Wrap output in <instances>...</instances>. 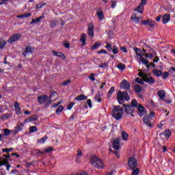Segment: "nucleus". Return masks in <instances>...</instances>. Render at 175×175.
Returning a JSON list of instances; mask_svg holds the SVG:
<instances>
[{
  "instance_id": "69168bd1",
  "label": "nucleus",
  "mask_w": 175,
  "mask_h": 175,
  "mask_svg": "<svg viewBox=\"0 0 175 175\" xmlns=\"http://www.w3.org/2000/svg\"><path fill=\"white\" fill-rule=\"evenodd\" d=\"M167 77H169V73L167 72H165L163 74V79L165 80V79H167Z\"/></svg>"
},
{
  "instance_id": "49530a36",
  "label": "nucleus",
  "mask_w": 175,
  "mask_h": 175,
  "mask_svg": "<svg viewBox=\"0 0 175 175\" xmlns=\"http://www.w3.org/2000/svg\"><path fill=\"white\" fill-rule=\"evenodd\" d=\"M70 83H72V80L67 79L66 81H65L64 82H63L62 83V85H63V87H66V85H69V84H70Z\"/></svg>"
},
{
  "instance_id": "ea45409f",
  "label": "nucleus",
  "mask_w": 175,
  "mask_h": 175,
  "mask_svg": "<svg viewBox=\"0 0 175 175\" xmlns=\"http://www.w3.org/2000/svg\"><path fill=\"white\" fill-rule=\"evenodd\" d=\"M9 162L8 159H4L3 161H0V167H2V166H6L7 163Z\"/></svg>"
},
{
  "instance_id": "a211bd4d",
  "label": "nucleus",
  "mask_w": 175,
  "mask_h": 175,
  "mask_svg": "<svg viewBox=\"0 0 175 175\" xmlns=\"http://www.w3.org/2000/svg\"><path fill=\"white\" fill-rule=\"evenodd\" d=\"M14 108H15V111L18 116L19 114H21V108H20V104L18 102H15L14 103Z\"/></svg>"
},
{
  "instance_id": "052dcab7",
  "label": "nucleus",
  "mask_w": 175,
  "mask_h": 175,
  "mask_svg": "<svg viewBox=\"0 0 175 175\" xmlns=\"http://www.w3.org/2000/svg\"><path fill=\"white\" fill-rule=\"evenodd\" d=\"M97 54H107V51L105 49H100V51H97Z\"/></svg>"
},
{
  "instance_id": "2f4dec72",
  "label": "nucleus",
  "mask_w": 175,
  "mask_h": 175,
  "mask_svg": "<svg viewBox=\"0 0 175 175\" xmlns=\"http://www.w3.org/2000/svg\"><path fill=\"white\" fill-rule=\"evenodd\" d=\"M153 75L157 77H161V76H162V72L160 70L156 69L153 70Z\"/></svg>"
},
{
  "instance_id": "a18cd8bd",
  "label": "nucleus",
  "mask_w": 175,
  "mask_h": 175,
  "mask_svg": "<svg viewBox=\"0 0 175 175\" xmlns=\"http://www.w3.org/2000/svg\"><path fill=\"white\" fill-rule=\"evenodd\" d=\"M112 53L113 54H114L115 55L116 54H118V46H117L116 45H114L112 48Z\"/></svg>"
},
{
  "instance_id": "4468645a",
  "label": "nucleus",
  "mask_w": 175,
  "mask_h": 175,
  "mask_svg": "<svg viewBox=\"0 0 175 175\" xmlns=\"http://www.w3.org/2000/svg\"><path fill=\"white\" fill-rule=\"evenodd\" d=\"M143 122H144V124L148 125L150 128H152V124L150 122V116L146 115L143 118Z\"/></svg>"
},
{
  "instance_id": "412c9836",
  "label": "nucleus",
  "mask_w": 175,
  "mask_h": 175,
  "mask_svg": "<svg viewBox=\"0 0 175 175\" xmlns=\"http://www.w3.org/2000/svg\"><path fill=\"white\" fill-rule=\"evenodd\" d=\"M115 91H116V87L111 86L109 90L108 91V94H107L108 99H110L111 98V96L113 95V93L115 92Z\"/></svg>"
},
{
  "instance_id": "2eb2a0df",
  "label": "nucleus",
  "mask_w": 175,
  "mask_h": 175,
  "mask_svg": "<svg viewBox=\"0 0 175 175\" xmlns=\"http://www.w3.org/2000/svg\"><path fill=\"white\" fill-rule=\"evenodd\" d=\"M96 14L98 17V20H100V21H103V19L105 18V15L103 14V11H102L100 8L98 9Z\"/></svg>"
},
{
  "instance_id": "393cba45",
  "label": "nucleus",
  "mask_w": 175,
  "mask_h": 175,
  "mask_svg": "<svg viewBox=\"0 0 175 175\" xmlns=\"http://www.w3.org/2000/svg\"><path fill=\"white\" fill-rule=\"evenodd\" d=\"M23 128H24V123H18L15 129V133H18L20 131H23Z\"/></svg>"
},
{
  "instance_id": "aec40b11",
  "label": "nucleus",
  "mask_w": 175,
  "mask_h": 175,
  "mask_svg": "<svg viewBox=\"0 0 175 175\" xmlns=\"http://www.w3.org/2000/svg\"><path fill=\"white\" fill-rule=\"evenodd\" d=\"M44 18V14H42L40 16L36 19H32L31 21L30 22V24H35L36 23H40V20H43Z\"/></svg>"
},
{
  "instance_id": "f3484780",
  "label": "nucleus",
  "mask_w": 175,
  "mask_h": 175,
  "mask_svg": "<svg viewBox=\"0 0 175 175\" xmlns=\"http://www.w3.org/2000/svg\"><path fill=\"white\" fill-rule=\"evenodd\" d=\"M169 21H170V14H164L162 18L163 24H167Z\"/></svg>"
},
{
  "instance_id": "423d86ee",
  "label": "nucleus",
  "mask_w": 175,
  "mask_h": 175,
  "mask_svg": "<svg viewBox=\"0 0 175 175\" xmlns=\"http://www.w3.org/2000/svg\"><path fill=\"white\" fill-rule=\"evenodd\" d=\"M20 39H21V34H20L18 33H15L9 38L8 42V43H14V42H17V40H20Z\"/></svg>"
},
{
  "instance_id": "f704fd0d",
  "label": "nucleus",
  "mask_w": 175,
  "mask_h": 175,
  "mask_svg": "<svg viewBox=\"0 0 175 175\" xmlns=\"http://www.w3.org/2000/svg\"><path fill=\"white\" fill-rule=\"evenodd\" d=\"M63 111H64V107L62 105H59L56 109V113L57 114V116H59Z\"/></svg>"
},
{
  "instance_id": "a878e982",
  "label": "nucleus",
  "mask_w": 175,
  "mask_h": 175,
  "mask_svg": "<svg viewBox=\"0 0 175 175\" xmlns=\"http://www.w3.org/2000/svg\"><path fill=\"white\" fill-rule=\"evenodd\" d=\"M86 99L87 96L83 94L75 98V100H86Z\"/></svg>"
},
{
  "instance_id": "b1692460",
  "label": "nucleus",
  "mask_w": 175,
  "mask_h": 175,
  "mask_svg": "<svg viewBox=\"0 0 175 175\" xmlns=\"http://www.w3.org/2000/svg\"><path fill=\"white\" fill-rule=\"evenodd\" d=\"M87 36L85 33H82L81 36V38L79 39V41L82 42V46H84L85 44V42H87Z\"/></svg>"
},
{
  "instance_id": "f257e3e1",
  "label": "nucleus",
  "mask_w": 175,
  "mask_h": 175,
  "mask_svg": "<svg viewBox=\"0 0 175 175\" xmlns=\"http://www.w3.org/2000/svg\"><path fill=\"white\" fill-rule=\"evenodd\" d=\"M123 107L120 105H114L113 109H112L111 116L116 120V121L122 118V116H124V109L126 114H133V113H135V108H133L131 106V104H124Z\"/></svg>"
},
{
  "instance_id": "09e8293b",
  "label": "nucleus",
  "mask_w": 175,
  "mask_h": 175,
  "mask_svg": "<svg viewBox=\"0 0 175 175\" xmlns=\"http://www.w3.org/2000/svg\"><path fill=\"white\" fill-rule=\"evenodd\" d=\"M105 49H107L108 50V51L111 52L113 50V46H111V44H109L107 42Z\"/></svg>"
},
{
  "instance_id": "cd10ccee",
  "label": "nucleus",
  "mask_w": 175,
  "mask_h": 175,
  "mask_svg": "<svg viewBox=\"0 0 175 175\" xmlns=\"http://www.w3.org/2000/svg\"><path fill=\"white\" fill-rule=\"evenodd\" d=\"M134 92H135L136 94H139V92H142V86H140V85H135Z\"/></svg>"
},
{
  "instance_id": "20e7f679",
  "label": "nucleus",
  "mask_w": 175,
  "mask_h": 175,
  "mask_svg": "<svg viewBox=\"0 0 175 175\" xmlns=\"http://www.w3.org/2000/svg\"><path fill=\"white\" fill-rule=\"evenodd\" d=\"M120 90H126L129 94H132V90H131V84L126 79H124L120 84Z\"/></svg>"
},
{
  "instance_id": "4c0bfd02",
  "label": "nucleus",
  "mask_w": 175,
  "mask_h": 175,
  "mask_svg": "<svg viewBox=\"0 0 175 175\" xmlns=\"http://www.w3.org/2000/svg\"><path fill=\"white\" fill-rule=\"evenodd\" d=\"M57 27V19H53L50 22V27L51 28H55Z\"/></svg>"
},
{
  "instance_id": "72a5a7b5",
  "label": "nucleus",
  "mask_w": 175,
  "mask_h": 175,
  "mask_svg": "<svg viewBox=\"0 0 175 175\" xmlns=\"http://www.w3.org/2000/svg\"><path fill=\"white\" fill-rule=\"evenodd\" d=\"M158 96L160 98V99H164L165 98V91L164 90H160L157 93Z\"/></svg>"
},
{
  "instance_id": "bf43d9fd",
  "label": "nucleus",
  "mask_w": 175,
  "mask_h": 175,
  "mask_svg": "<svg viewBox=\"0 0 175 175\" xmlns=\"http://www.w3.org/2000/svg\"><path fill=\"white\" fill-rule=\"evenodd\" d=\"M155 24H156L155 21H151V19H149V23L148 25H149V27H155Z\"/></svg>"
},
{
  "instance_id": "1a4fd4ad",
  "label": "nucleus",
  "mask_w": 175,
  "mask_h": 175,
  "mask_svg": "<svg viewBox=\"0 0 175 175\" xmlns=\"http://www.w3.org/2000/svg\"><path fill=\"white\" fill-rule=\"evenodd\" d=\"M49 98V96L46 94L38 96V103H40V105H43V103H45L47 101V99Z\"/></svg>"
},
{
  "instance_id": "3c124183",
  "label": "nucleus",
  "mask_w": 175,
  "mask_h": 175,
  "mask_svg": "<svg viewBox=\"0 0 175 175\" xmlns=\"http://www.w3.org/2000/svg\"><path fill=\"white\" fill-rule=\"evenodd\" d=\"M12 151H13V148H3L2 149V152H7V154H8V152H12Z\"/></svg>"
},
{
  "instance_id": "5701e85b",
  "label": "nucleus",
  "mask_w": 175,
  "mask_h": 175,
  "mask_svg": "<svg viewBox=\"0 0 175 175\" xmlns=\"http://www.w3.org/2000/svg\"><path fill=\"white\" fill-rule=\"evenodd\" d=\"M139 105H141L140 103H137V100L133 99L131 103V106L133 109L137 108L139 107Z\"/></svg>"
},
{
  "instance_id": "f8f14e48",
  "label": "nucleus",
  "mask_w": 175,
  "mask_h": 175,
  "mask_svg": "<svg viewBox=\"0 0 175 175\" xmlns=\"http://www.w3.org/2000/svg\"><path fill=\"white\" fill-rule=\"evenodd\" d=\"M148 75L144 77V81L148 84H154L155 79L152 77H147Z\"/></svg>"
},
{
  "instance_id": "4be33fe9",
  "label": "nucleus",
  "mask_w": 175,
  "mask_h": 175,
  "mask_svg": "<svg viewBox=\"0 0 175 175\" xmlns=\"http://www.w3.org/2000/svg\"><path fill=\"white\" fill-rule=\"evenodd\" d=\"M32 16V13L29 12L27 14H23L21 15L16 16L17 18H28V17H31Z\"/></svg>"
},
{
  "instance_id": "39448f33",
  "label": "nucleus",
  "mask_w": 175,
  "mask_h": 175,
  "mask_svg": "<svg viewBox=\"0 0 175 175\" xmlns=\"http://www.w3.org/2000/svg\"><path fill=\"white\" fill-rule=\"evenodd\" d=\"M129 167L133 170L134 169H136L137 167V160L133 157H131L129 159V161L127 163Z\"/></svg>"
},
{
  "instance_id": "6e6d98bb",
  "label": "nucleus",
  "mask_w": 175,
  "mask_h": 175,
  "mask_svg": "<svg viewBox=\"0 0 175 175\" xmlns=\"http://www.w3.org/2000/svg\"><path fill=\"white\" fill-rule=\"evenodd\" d=\"M153 57H154V55H152V53H145L146 58H149L150 59H152Z\"/></svg>"
},
{
  "instance_id": "37998d69",
  "label": "nucleus",
  "mask_w": 175,
  "mask_h": 175,
  "mask_svg": "<svg viewBox=\"0 0 175 175\" xmlns=\"http://www.w3.org/2000/svg\"><path fill=\"white\" fill-rule=\"evenodd\" d=\"M134 51L135 52L136 55L139 58V57L142 55V54H141V53L142 51V49H140L139 48H136V49H134Z\"/></svg>"
},
{
  "instance_id": "7c9ffc66",
  "label": "nucleus",
  "mask_w": 175,
  "mask_h": 175,
  "mask_svg": "<svg viewBox=\"0 0 175 175\" xmlns=\"http://www.w3.org/2000/svg\"><path fill=\"white\" fill-rule=\"evenodd\" d=\"M94 99L96 102H98V103H100L102 102V98H100V92H98L94 96Z\"/></svg>"
},
{
  "instance_id": "a19ab883",
  "label": "nucleus",
  "mask_w": 175,
  "mask_h": 175,
  "mask_svg": "<svg viewBox=\"0 0 175 175\" xmlns=\"http://www.w3.org/2000/svg\"><path fill=\"white\" fill-rule=\"evenodd\" d=\"M122 137L123 140H128V137H129V135L127 134L126 132L122 131Z\"/></svg>"
},
{
  "instance_id": "6ab92c4d",
  "label": "nucleus",
  "mask_w": 175,
  "mask_h": 175,
  "mask_svg": "<svg viewBox=\"0 0 175 175\" xmlns=\"http://www.w3.org/2000/svg\"><path fill=\"white\" fill-rule=\"evenodd\" d=\"M29 53H32V47H31L30 46H27L25 49L22 54L23 55H24V57H27V54H29Z\"/></svg>"
},
{
  "instance_id": "e2e57ef3",
  "label": "nucleus",
  "mask_w": 175,
  "mask_h": 175,
  "mask_svg": "<svg viewBox=\"0 0 175 175\" xmlns=\"http://www.w3.org/2000/svg\"><path fill=\"white\" fill-rule=\"evenodd\" d=\"M86 103L90 109L92 107V100L91 99H88Z\"/></svg>"
},
{
  "instance_id": "6e6552de",
  "label": "nucleus",
  "mask_w": 175,
  "mask_h": 175,
  "mask_svg": "<svg viewBox=\"0 0 175 175\" xmlns=\"http://www.w3.org/2000/svg\"><path fill=\"white\" fill-rule=\"evenodd\" d=\"M159 135L161 139H164V137H165V139H169V137L172 136V132L170 129H166L163 133H161Z\"/></svg>"
},
{
  "instance_id": "ddd939ff",
  "label": "nucleus",
  "mask_w": 175,
  "mask_h": 175,
  "mask_svg": "<svg viewBox=\"0 0 175 175\" xmlns=\"http://www.w3.org/2000/svg\"><path fill=\"white\" fill-rule=\"evenodd\" d=\"M38 115H33V116L27 118V119H25L24 122L25 123L32 122L33 121H38Z\"/></svg>"
},
{
  "instance_id": "603ef678",
  "label": "nucleus",
  "mask_w": 175,
  "mask_h": 175,
  "mask_svg": "<svg viewBox=\"0 0 175 175\" xmlns=\"http://www.w3.org/2000/svg\"><path fill=\"white\" fill-rule=\"evenodd\" d=\"M139 173H140V170H139V168H135L133 170L131 175H137L139 174Z\"/></svg>"
},
{
  "instance_id": "c85d7f7f",
  "label": "nucleus",
  "mask_w": 175,
  "mask_h": 175,
  "mask_svg": "<svg viewBox=\"0 0 175 175\" xmlns=\"http://www.w3.org/2000/svg\"><path fill=\"white\" fill-rule=\"evenodd\" d=\"M141 55L139 57H138V59L140 62H143V61H147L148 59L143 57H146V53H143V51H142L141 52Z\"/></svg>"
},
{
  "instance_id": "4d7b16f0",
  "label": "nucleus",
  "mask_w": 175,
  "mask_h": 175,
  "mask_svg": "<svg viewBox=\"0 0 175 175\" xmlns=\"http://www.w3.org/2000/svg\"><path fill=\"white\" fill-rule=\"evenodd\" d=\"M3 132H4V136H9V135H10L11 131L8 129H5L3 130Z\"/></svg>"
},
{
  "instance_id": "de8ad7c7",
  "label": "nucleus",
  "mask_w": 175,
  "mask_h": 175,
  "mask_svg": "<svg viewBox=\"0 0 175 175\" xmlns=\"http://www.w3.org/2000/svg\"><path fill=\"white\" fill-rule=\"evenodd\" d=\"M101 44L96 42L92 46V50H96V49H99L100 47Z\"/></svg>"
},
{
  "instance_id": "dca6fc26",
  "label": "nucleus",
  "mask_w": 175,
  "mask_h": 175,
  "mask_svg": "<svg viewBox=\"0 0 175 175\" xmlns=\"http://www.w3.org/2000/svg\"><path fill=\"white\" fill-rule=\"evenodd\" d=\"M113 148L118 151V150H120V139H115L112 144Z\"/></svg>"
},
{
  "instance_id": "5fc2aeb1",
  "label": "nucleus",
  "mask_w": 175,
  "mask_h": 175,
  "mask_svg": "<svg viewBox=\"0 0 175 175\" xmlns=\"http://www.w3.org/2000/svg\"><path fill=\"white\" fill-rule=\"evenodd\" d=\"M148 62H150V61L148 59L142 62V64L146 66L147 69H150V64H148Z\"/></svg>"
},
{
  "instance_id": "bb28decb",
  "label": "nucleus",
  "mask_w": 175,
  "mask_h": 175,
  "mask_svg": "<svg viewBox=\"0 0 175 175\" xmlns=\"http://www.w3.org/2000/svg\"><path fill=\"white\" fill-rule=\"evenodd\" d=\"M131 20H133V21H134L135 24H139L140 21V18L136 16L135 14H133V15L131 16Z\"/></svg>"
},
{
  "instance_id": "0e129e2a",
  "label": "nucleus",
  "mask_w": 175,
  "mask_h": 175,
  "mask_svg": "<svg viewBox=\"0 0 175 175\" xmlns=\"http://www.w3.org/2000/svg\"><path fill=\"white\" fill-rule=\"evenodd\" d=\"M107 66H108L107 64L102 63L101 65L98 66V68H101L102 69H106Z\"/></svg>"
},
{
  "instance_id": "c756f323",
  "label": "nucleus",
  "mask_w": 175,
  "mask_h": 175,
  "mask_svg": "<svg viewBox=\"0 0 175 175\" xmlns=\"http://www.w3.org/2000/svg\"><path fill=\"white\" fill-rule=\"evenodd\" d=\"M143 9H144V6L142 5H139L136 8L134 9L135 12H139L140 14L143 13Z\"/></svg>"
},
{
  "instance_id": "9d476101",
  "label": "nucleus",
  "mask_w": 175,
  "mask_h": 175,
  "mask_svg": "<svg viewBox=\"0 0 175 175\" xmlns=\"http://www.w3.org/2000/svg\"><path fill=\"white\" fill-rule=\"evenodd\" d=\"M52 54H53V55L55 57H58V58H62L63 61L66 59V56H65V55L62 52H55V51H52Z\"/></svg>"
},
{
  "instance_id": "0eeeda50",
  "label": "nucleus",
  "mask_w": 175,
  "mask_h": 175,
  "mask_svg": "<svg viewBox=\"0 0 175 175\" xmlns=\"http://www.w3.org/2000/svg\"><path fill=\"white\" fill-rule=\"evenodd\" d=\"M137 114L140 117H143L144 116H146V114H147V110L146 109V108L144 107L143 105H142V104L139 105V107H137Z\"/></svg>"
},
{
  "instance_id": "338daca9",
  "label": "nucleus",
  "mask_w": 175,
  "mask_h": 175,
  "mask_svg": "<svg viewBox=\"0 0 175 175\" xmlns=\"http://www.w3.org/2000/svg\"><path fill=\"white\" fill-rule=\"evenodd\" d=\"M63 46H64L66 49H69V47H70V44L69 42H64L63 43Z\"/></svg>"
},
{
  "instance_id": "79ce46f5",
  "label": "nucleus",
  "mask_w": 175,
  "mask_h": 175,
  "mask_svg": "<svg viewBox=\"0 0 175 175\" xmlns=\"http://www.w3.org/2000/svg\"><path fill=\"white\" fill-rule=\"evenodd\" d=\"M46 140H47V136H44L43 137H42L40 139H38V143H41L42 144H44V143L46 142Z\"/></svg>"
},
{
  "instance_id": "c03bdc74",
  "label": "nucleus",
  "mask_w": 175,
  "mask_h": 175,
  "mask_svg": "<svg viewBox=\"0 0 175 175\" xmlns=\"http://www.w3.org/2000/svg\"><path fill=\"white\" fill-rule=\"evenodd\" d=\"M118 69H120V70H124L125 68H126V66H125V64L120 63L117 66Z\"/></svg>"
},
{
  "instance_id": "8fccbe9b",
  "label": "nucleus",
  "mask_w": 175,
  "mask_h": 175,
  "mask_svg": "<svg viewBox=\"0 0 175 175\" xmlns=\"http://www.w3.org/2000/svg\"><path fill=\"white\" fill-rule=\"evenodd\" d=\"M75 105H76V103H75L74 102H70L69 105L67 106V110H72Z\"/></svg>"
},
{
  "instance_id": "f03ea898",
  "label": "nucleus",
  "mask_w": 175,
  "mask_h": 175,
  "mask_svg": "<svg viewBox=\"0 0 175 175\" xmlns=\"http://www.w3.org/2000/svg\"><path fill=\"white\" fill-rule=\"evenodd\" d=\"M117 100L119 105H124L125 103V100L126 102H129V100H131V96H129L128 92H122L120 90L117 94Z\"/></svg>"
},
{
  "instance_id": "774afa93",
  "label": "nucleus",
  "mask_w": 175,
  "mask_h": 175,
  "mask_svg": "<svg viewBox=\"0 0 175 175\" xmlns=\"http://www.w3.org/2000/svg\"><path fill=\"white\" fill-rule=\"evenodd\" d=\"M150 23V19L142 21L143 25H148Z\"/></svg>"
},
{
  "instance_id": "864d4df0",
  "label": "nucleus",
  "mask_w": 175,
  "mask_h": 175,
  "mask_svg": "<svg viewBox=\"0 0 175 175\" xmlns=\"http://www.w3.org/2000/svg\"><path fill=\"white\" fill-rule=\"evenodd\" d=\"M136 81L138 83V84H144V78L143 79L137 77L136 78Z\"/></svg>"
},
{
  "instance_id": "473e14b6",
  "label": "nucleus",
  "mask_w": 175,
  "mask_h": 175,
  "mask_svg": "<svg viewBox=\"0 0 175 175\" xmlns=\"http://www.w3.org/2000/svg\"><path fill=\"white\" fill-rule=\"evenodd\" d=\"M7 42L5 41L3 39L0 38V49L1 50H3V49H5V46H6Z\"/></svg>"
},
{
  "instance_id": "9b49d317",
  "label": "nucleus",
  "mask_w": 175,
  "mask_h": 175,
  "mask_svg": "<svg viewBox=\"0 0 175 175\" xmlns=\"http://www.w3.org/2000/svg\"><path fill=\"white\" fill-rule=\"evenodd\" d=\"M88 33L89 36H94V23L92 22L88 24Z\"/></svg>"
},
{
  "instance_id": "13d9d810",
  "label": "nucleus",
  "mask_w": 175,
  "mask_h": 175,
  "mask_svg": "<svg viewBox=\"0 0 175 175\" xmlns=\"http://www.w3.org/2000/svg\"><path fill=\"white\" fill-rule=\"evenodd\" d=\"M88 79L91 80V81H95V74L92 73L89 77Z\"/></svg>"
},
{
  "instance_id": "7ed1b4c3",
  "label": "nucleus",
  "mask_w": 175,
  "mask_h": 175,
  "mask_svg": "<svg viewBox=\"0 0 175 175\" xmlns=\"http://www.w3.org/2000/svg\"><path fill=\"white\" fill-rule=\"evenodd\" d=\"M91 165L97 169H103V161L99 157L93 155L91 157Z\"/></svg>"
},
{
  "instance_id": "680f3d73",
  "label": "nucleus",
  "mask_w": 175,
  "mask_h": 175,
  "mask_svg": "<svg viewBox=\"0 0 175 175\" xmlns=\"http://www.w3.org/2000/svg\"><path fill=\"white\" fill-rule=\"evenodd\" d=\"M149 105H150V106H151V107H157V105L155 104V103L152 100H150L149 101Z\"/></svg>"
},
{
  "instance_id": "c9c22d12",
  "label": "nucleus",
  "mask_w": 175,
  "mask_h": 175,
  "mask_svg": "<svg viewBox=\"0 0 175 175\" xmlns=\"http://www.w3.org/2000/svg\"><path fill=\"white\" fill-rule=\"evenodd\" d=\"M29 133H33L38 132V127L36 126H31L29 127Z\"/></svg>"
},
{
  "instance_id": "58836bf2",
  "label": "nucleus",
  "mask_w": 175,
  "mask_h": 175,
  "mask_svg": "<svg viewBox=\"0 0 175 175\" xmlns=\"http://www.w3.org/2000/svg\"><path fill=\"white\" fill-rule=\"evenodd\" d=\"M147 49H148V51H149V53L154 54V55H157V52L155 51V50H154V49L150 46H147Z\"/></svg>"
},
{
  "instance_id": "e433bc0d",
  "label": "nucleus",
  "mask_w": 175,
  "mask_h": 175,
  "mask_svg": "<svg viewBox=\"0 0 175 175\" xmlns=\"http://www.w3.org/2000/svg\"><path fill=\"white\" fill-rule=\"evenodd\" d=\"M57 95H58V93H57V92L52 91L51 95L48 96L49 98V100L48 101V103H51V98L53 96H57Z\"/></svg>"
}]
</instances>
